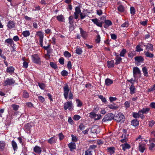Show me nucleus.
Segmentation results:
<instances>
[{
    "label": "nucleus",
    "mask_w": 155,
    "mask_h": 155,
    "mask_svg": "<svg viewBox=\"0 0 155 155\" xmlns=\"http://www.w3.org/2000/svg\"><path fill=\"white\" fill-rule=\"evenodd\" d=\"M75 11L74 12L73 16L71 15L68 18L69 23L70 25H73L74 23V19H77L79 17V15L81 12V10L79 6L75 8Z\"/></svg>",
    "instance_id": "1"
},
{
    "label": "nucleus",
    "mask_w": 155,
    "mask_h": 155,
    "mask_svg": "<svg viewBox=\"0 0 155 155\" xmlns=\"http://www.w3.org/2000/svg\"><path fill=\"white\" fill-rule=\"evenodd\" d=\"M64 90L63 95L65 99H67L68 96L69 99L71 100L73 99V94L71 91H70L68 85V84H64L63 87Z\"/></svg>",
    "instance_id": "2"
},
{
    "label": "nucleus",
    "mask_w": 155,
    "mask_h": 155,
    "mask_svg": "<svg viewBox=\"0 0 155 155\" xmlns=\"http://www.w3.org/2000/svg\"><path fill=\"white\" fill-rule=\"evenodd\" d=\"M64 108L65 110L68 109L70 111H72L73 110V104L72 101H69L65 102L64 104Z\"/></svg>",
    "instance_id": "3"
},
{
    "label": "nucleus",
    "mask_w": 155,
    "mask_h": 155,
    "mask_svg": "<svg viewBox=\"0 0 155 155\" xmlns=\"http://www.w3.org/2000/svg\"><path fill=\"white\" fill-rule=\"evenodd\" d=\"M133 76L134 78H140L141 77V73L139 68L135 67L133 68Z\"/></svg>",
    "instance_id": "4"
},
{
    "label": "nucleus",
    "mask_w": 155,
    "mask_h": 155,
    "mask_svg": "<svg viewBox=\"0 0 155 155\" xmlns=\"http://www.w3.org/2000/svg\"><path fill=\"white\" fill-rule=\"evenodd\" d=\"M31 60L34 63L38 64H41V59L38 54H35L31 56Z\"/></svg>",
    "instance_id": "5"
},
{
    "label": "nucleus",
    "mask_w": 155,
    "mask_h": 155,
    "mask_svg": "<svg viewBox=\"0 0 155 155\" xmlns=\"http://www.w3.org/2000/svg\"><path fill=\"white\" fill-rule=\"evenodd\" d=\"M15 82V80L12 78H8L5 80L3 84L4 86H12Z\"/></svg>",
    "instance_id": "6"
},
{
    "label": "nucleus",
    "mask_w": 155,
    "mask_h": 155,
    "mask_svg": "<svg viewBox=\"0 0 155 155\" xmlns=\"http://www.w3.org/2000/svg\"><path fill=\"white\" fill-rule=\"evenodd\" d=\"M100 19L103 20V23H105L104 26L106 28H107L109 26L112 24L111 21L109 20H106L105 17H101Z\"/></svg>",
    "instance_id": "7"
},
{
    "label": "nucleus",
    "mask_w": 155,
    "mask_h": 155,
    "mask_svg": "<svg viewBox=\"0 0 155 155\" xmlns=\"http://www.w3.org/2000/svg\"><path fill=\"white\" fill-rule=\"evenodd\" d=\"M114 118V115L110 113L107 114L102 120V122H104L107 121L111 120Z\"/></svg>",
    "instance_id": "8"
},
{
    "label": "nucleus",
    "mask_w": 155,
    "mask_h": 155,
    "mask_svg": "<svg viewBox=\"0 0 155 155\" xmlns=\"http://www.w3.org/2000/svg\"><path fill=\"white\" fill-rule=\"evenodd\" d=\"M91 21L97 26L101 28L102 27V24H103V20H99L97 18H95L91 19Z\"/></svg>",
    "instance_id": "9"
},
{
    "label": "nucleus",
    "mask_w": 155,
    "mask_h": 155,
    "mask_svg": "<svg viewBox=\"0 0 155 155\" xmlns=\"http://www.w3.org/2000/svg\"><path fill=\"white\" fill-rule=\"evenodd\" d=\"M43 39H40V43L41 45L43 47L45 50H47L50 46V45L49 44L48 41H46V39H45V41H44L45 43V45L43 43Z\"/></svg>",
    "instance_id": "10"
},
{
    "label": "nucleus",
    "mask_w": 155,
    "mask_h": 155,
    "mask_svg": "<svg viewBox=\"0 0 155 155\" xmlns=\"http://www.w3.org/2000/svg\"><path fill=\"white\" fill-rule=\"evenodd\" d=\"M124 118V116L121 113H120L114 116V119L117 122H119Z\"/></svg>",
    "instance_id": "11"
},
{
    "label": "nucleus",
    "mask_w": 155,
    "mask_h": 155,
    "mask_svg": "<svg viewBox=\"0 0 155 155\" xmlns=\"http://www.w3.org/2000/svg\"><path fill=\"white\" fill-rule=\"evenodd\" d=\"M138 149L139 150L141 153H143L146 149V144L143 143H139Z\"/></svg>",
    "instance_id": "12"
},
{
    "label": "nucleus",
    "mask_w": 155,
    "mask_h": 155,
    "mask_svg": "<svg viewBox=\"0 0 155 155\" xmlns=\"http://www.w3.org/2000/svg\"><path fill=\"white\" fill-rule=\"evenodd\" d=\"M57 138L54 136L50 138L48 140V142L51 144L55 143L57 141Z\"/></svg>",
    "instance_id": "13"
},
{
    "label": "nucleus",
    "mask_w": 155,
    "mask_h": 155,
    "mask_svg": "<svg viewBox=\"0 0 155 155\" xmlns=\"http://www.w3.org/2000/svg\"><path fill=\"white\" fill-rule=\"evenodd\" d=\"M7 26L9 29H11L14 28L15 27V22L13 21H9L7 23Z\"/></svg>",
    "instance_id": "14"
},
{
    "label": "nucleus",
    "mask_w": 155,
    "mask_h": 155,
    "mask_svg": "<svg viewBox=\"0 0 155 155\" xmlns=\"http://www.w3.org/2000/svg\"><path fill=\"white\" fill-rule=\"evenodd\" d=\"M80 33L81 36L83 38H86L87 37L88 33V32L84 31L81 28H80Z\"/></svg>",
    "instance_id": "15"
},
{
    "label": "nucleus",
    "mask_w": 155,
    "mask_h": 155,
    "mask_svg": "<svg viewBox=\"0 0 155 155\" xmlns=\"http://www.w3.org/2000/svg\"><path fill=\"white\" fill-rule=\"evenodd\" d=\"M68 145L71 151H72L76 148V144L74 142H71L69 143Z\"/></svg>",
    "instance_id": "16"
},
{
    "label": "nucleus",
    "mask_w": 155,
    "mask_h": 155,
    "mask_svg": "<svg viewBox=\"0 0 155 155\" xmlns=\"http://www.w3.org/2000/svg\"><path fill=\"white\" fill-rule=\"evenodd\" d=\"M5 145V141L0 140V151H2L4 150Z\"/></svg>",
    "instance_id": "17"
},
{
    "label": "nucleus",
    "mask_w": 155,
    "mask_h": 155,
    "mask_svg": "<svg viewBox=\"0 0 155 155\" xmlns=\"http://www.w3.org/2000/svg\"><path fill=\"white\" fill-rule=\"evenodd\" d=\"M5 43L8 46H12V45H14L12 39H6Z\"/></svg>",
    "instance_id": "18"
},
{
    "label": "nucleus",
    "mask_w": 155,
    "mask_h": 155,
    "mask_svg": "<svg viewBox=\"0 0 155 155\" xmlns=\"http://www.w3.org/2000/svg\"><path fill=\"white\" fill-rule=\"evenodd\" d=\"M107 65L109 68H113L114 66V61L111 60L110 61H108L107 62Z\"/></svg>",
    "instance_id": "19"
},
{
    "label": "nucleus",
    "mask_w": 155,
    "mask_h": 155,
    "mask_svg": "<svg viewBox=\"0 0 155 155\" xmlns=\"http://www.w3.org/2000/svg\"><path fill=\"white\" fill-rule=\"evenodd\" d=\"M126 130H124V133L122 134V136L121 137L123 138L122 140H120V141L121 142L124 143V142H125L126 141Z\"/></svg>",
    "instance_id": "20"
},
{
    "label": "nucleus",
    "mask_w": 155,
    "mask_h": 155,
    "mask_svg": "<svg viewBox=\"0 0 155 155\" xmlns=\"http://www.w3.org/2000/svg\"><path fill=\"white\" fill-rule=\"evenodd\" d=\"M34 150L35 152L38 154L40 153L42 151L41 148L37 146L34 147Z\"/></svg>",
    "instance_id": "21"
},
{
    "label": "nucleus",
    "mask_w": 155,
    "mask_h": 155,
    "mask_svg": "<svg viewBox=\"0 0 155 155\" xmlns=\"http://www.w3.org/2000/svg\"><path fill=\"white\" fill-rule=\"evenodd\" d=\"M14 68L13 67L10 66L7 67L6 71L8 73L12 74L14 72Z\"/></svg>",
    "instance_id": "22"
},
{
    "label": "nucleus",
    "mask_w": 155,
    "mask_h": 155,
    "mask_svg": "<svg viewBox=\"0 0 155 155\" xmlns=\"http://www.w3.org/2000/svg\"><path fill=\"white\" fill-rule=\"evenodd\" d=\"M105 83L107 86H109L113 83V81L112 80L107 78L105 80Z\"/></svg>",
    "instance_id": "23"
},
{
    "label": "nucleus",
    "mask_w": 155,
    "mask_h": 155,
    "mask_svg": "<svg viewBox=\"0 0 155 155\" xmlns=\"http://www.w3.org/2000/svg\"><path fill=\"white\" fill-rule=\"evenodd\" d=\"M122 59L118 55H116V57L115 58L116 61L115 64L117 65L119 64L121 61Z\"/></svg>",
    "instance_id": "24"
},
{
    "label": "nucleus",
    "mask_w": 155,
    "mask_h": 155,
    "mask_svg": "<svg viewBox=\"0 0 155 155\" xmlns=\"http://www.w3.org/2000/svg\"><path fill=\"white\" fill-rule=\"evenodd\" d=\"M12 145L14 151H16L18 149L17 144L15 141L13 140L12 141Z\"/></svg>",
    "instance_id": "25"
},
{
    "label": "nucleus",
    "mask_w": 155,
    "mask_h": 155,
    "mask_svg": "<svg viewBox=\"0 0 155 155\" xmlns=\"http://www.w3.org/2000/svg\"><path fill=\"white\" fill-rule=\"evenodd\" d=\"M135 61H137L138 62H142L144 59L143 57L141 56H137L134 58Z\"/></svg>",
    "instance_id": "26"
},
{
    "label": "nucleus",
    "mask_w": 155,
    "mask_h": 155,
    "mask_svg": "<svg viewBox=\"0 0 155 155\" xmlns=\"http://www.w3.org/2000/svg\"><path fill=\"white\" fill-rule=\"evenodd\" d=\"M129 89L130 94H133L135 93V88L134 85H131Z\"/></svg>",
    "instance_id": "27"
},
{
    "label": "nucleus",
    "mask_w": 155,
    "mask_h": 155,
    "mask_svg": "<svg viewBox=\"0 0 155 155\" xmlns=\"http://www.w3.org/2000/svg\"><path fill=\"white\" fill-rule=\"evenodd\" d=\"M122 149L124 151H125L127 149H129L130 147V146L127 143L122 145Z\"/></svg>",
    "instance_id": "28"
},
{
    "label": "nucleus",
    "mask_w": 155,
    "mask_h": 155,
    "mask_svg": "<svg viewBox=\"0 0 155 155\" xmlns=\"http://www.w3.org/2000/svg\"><path fill=\"white\" fill-rule=\"evenodd\" d=\"M56 18L60 22H64V18L62 15L57 16Z\"/></svg>",
    "instance_id": "29"
},
{
    "label": "nucleus",
    "mask_w": 155,
    "mask_h": 155,
    "mask_svg": "<svg viewBox=\"0 0 155 155\" xmlns=\"http://www.w3.org/2000/svg\"><path fill=\"white\" fill-rule=\"evenodd\" d=\"M146 47L147 50L148 51H149V50H150L151 51H153V46L151 44H147V45H146Z\"/></svg>",
    "instance_id": "30"
},
{
    "label": "nucleus",
    "mask_w": 155,
    "mask_h": 155,
    "mask_svg": "<svg viewBox=\"0 0 155 155\" xmlns=\"http://www.w3.org/2000/svg\"><path fill=\"white\" fill-rule=\"evenodd\" d=\"M131 124L134 126H136L138 125L139 122L137 119L132 120L131 122Z\"/></svg>",
    "instance_id": "31"
},
{
    "label": "nucleus",
    "mask_w": 155,
    "mask_h": 155,
    "mask_svg": "<svg viewBox=\"0 0 155 155\" xmlns=\"http://www.w3.org/2000/svg\"><path fill=\"white\" fill-rule=\"evenodd\" d=\"M85 127L83 124H81L79 126V128L77 129V130L78 133L80 132V130H84Z\"/></svg>",
    "instance_id": "32"
},
{
    "label": "nucleus",
    "mask_w": 155,
    "mask_h": 155,
    "mask_svg": "<svg viewBox=\"0 0 155 155\" xmlns=\"http://www.w3.org/2000/svg\"><path fill=\"white\" fill-rule=\"evenodd\" d=\"M99 129L98 128H97L94 127H92L91 129V132L92 133H98L99 131L98 130Z\"/></svg>",
    "instance_id": "33"
},
{
    "label": "nucleus",
    "mask_w": 155,
    "mask_h": 155,
    "mask_svg": "<svg viewBox=\"0 0 155 155\" xmlns=\"http://www.w3.org/2000/svg\"><path fill=\"white\" fill-rule=\"evenodd\" d=\"M142 71L144 75L146 77L148 76L147 69L146 67H144L142 68Z\"/></svg>",
    "instance_id": "34"
},
{
    "label": "nucleus",
    "mask_w": 155,
    "mask_h": 155,
    "mask_svg": "<svg viewBox=\"0 0 155 155\" xmlns=\"http://www.w3.org/2000/svg\"><path fill=\"white\" fill-rule=\"evenodd\" d=\"M36 35L39 36L40 39H43L44 37L43 33L41 31H38L37 32Z\"/></svg>",
    "instance_id": "35"
},
{
    "label": "nucleus",
    "mask_w": 155,
    "mask_h": 155,
    "mask_svg": "<svg viewBox=\"0 0 155 155\" xmlns=\"http://www.w3.org/2000/svg\"><path fill=\"white\" fill-rule=\"evenodd\" d=\"M108 107L110 109L116 110L118 108V107L115 104H110L108 106Z\"/></svg>",
    "instance_id": "36"
},
{
    "label": "nucleus",
    "mask_w": 155,
    "mask_h": 155,
    "mask_svg": "<svg viewBox=\"0 0 155 155\" xmlns=\"http://www.w3.org/2000/svg\"><path fill=\"white\" fill-rule=\"evenodd\" d=\"M145 55L147 57L150 58H152L153 56V55L151 53H149L148 51L147 52L145 51Z\"/></svg>",
    "instance_id": "37"
},
{
    "label": "nucleus",
    "mask_w": 155,
    "mask_h": 155,
    "mask_svg": "<svg viewBox=\"0 0 155 155\" xmlns=\"http://www.w3.org/2000/svg\"><path fill=\"white\" fill-rule=\"evenodd\" d=\"M75 51L76 53L78 54H81L82 53V49L80 48H77Z\"/></svg>",
    "instance_id": "38"
},
{
    "label": "nucleus",
    "mask_w": 155,
    "mask_h": 155,
    "mask_svg": "<svg viewBox=\"0 0 155 155\" xmlns=\"http://www.w3.org/2000/svg\"><path fill=\"white\" fill-rule=\"evenodd\" d=\"M150 110V109L149 108H143L141 110V111L143 114H147L149 111Z\"/></svg>",
    "instance_id": "39"
},
{
    "label": "nucleus",
    "mask_w": 155,
    "mask_h": 155,
    "mask_svg": "<svg viewBox=\"0 0 155 155\" xmlns=\"http://www.w3.org/2000/svg\"><path fill=\"white\" fill-rule=\"evenodd\" d=\"M23 36L25 37H27L30 35V33L28 31H24L22 33Z\"/></svg>",
    "instance_id": "40"
},
{
    "label": "nucleus",
    "mask_w": 155,
    "mask_h": 155,
    "mask_svg": "<svg viewBox=\"0 0 155 155\" xmlns=\"http://www.w3.org/2000/svg\"><path fill=\"white\" fill-rule=\"evenodd\" d=\"M64 55L66 58H69L71 56V54L67 51H66L64 52Z\"/></svg>",
    "instance_id": "41"
},
{
    "label": "nucleus",
    "mask_w": 155,
    "mask_h": 155,
    "mask_svg": "<svg viewBox=\"0 0 155 155\" xmlns=\"http://www.w3.org/2000/svg\"><path fill=\"white\" fill-rule=\"evenodd\" d=\"M50 65L52 68L54 69H56L57 68V66L56 64L52 62H50Z\"/></svg>",
    "instance_id": "42"
},
{
    "label": "nucleus",
    "mask_w": 155,
    "mask_h": 155,
    "mask_svg": "<svg viewBox=\"0 0 155 155\" xmlns=\"http://www.w3.org/2000/svg\"><path fill=\"white\" fill-rule=\"evenodd\" d=\"M138 78H134V79L133 78H131L130 80H127V81L129 82H130L131 84V85H134V84L135 81L137 80Z\"/></svg>",
    "instance_id": "43"
},
{
    "label": "nucleus",
    "mask_w": 155,
    "mask_h": 155,
    "mask_svg": "<svg viewBox=\"0 0 155 155\" xmlns=\"http://www.w3.org/2000/svg\"><path fill=\"white\" fill-rule=\"evenodd\" d=\"M76 101L77 104V107H80L82 106V103L79 99H76Z\"/></svg>",
    "instance_id": "44"
},
{
    "label": "nucleus",
    "mask_w": 155,
    "mask_h": 155,
    "mask_svg": "<svg viewBox=\"0 0 155 155\" xmlns=\"http://www.w3.org/2000/svg\"><path fill=\"white\" fill-rule=\"evenodd\" d=\"M118 10L120 12H123L124 11V8L122 5H119L118 7Z\"/></svg>",
    "instance_id": "45"
},
{
    "label": "nucleus",
    "mask_w": 155,
    "mask_h": 155,
    "mask_svg": "<svg viewBox=\"0 0 155 155\" xmlns=\"http://www.w3.org/2000/svg\"><path fill=\"white\" fill-rule=\"evenodd\" d=\"M68 72L65 70H63L61 72V75L63 77L66 76L68 75Z\"/></svg>",
    "instance_id": "46"
},
{
    "label": "nucleus",
    "mask_w": 155,
    "mask_h": 155,
    "mask_svg": "<svg viewBox=\"0 0 155 155\" xmlns=\"http://www.w3.org/2000/svg\"><path fill=\"white\" fill-rule=\"evenodd\" d=\"M126 52V50L125 49H123L120 53V56L121 57H124Z\"/></svg>",
    "instance_id": "47"
},
{
    "label": "nucleus",
    "mask_w": 155,
    "mask_h": 155,
    "mask_svg": "<svg viewBox=\"0 0 155 155\" xmlns=\"http://www.w3.org/2000/svg\"><path fill=\"white\" fill-rule=\"evenodd\" d=\"M124 105L125 107L127 109L130 107V102L128 101H126L125 102Z\"/></svg>",
    "instance_id": "48"
},
{
    "label": "nucleus",
    "mask_w": 155,
    "mask_h": 155,
    "mask_svg": "<svg viewBox=\"0 0 155 155\" xmlns=\"http://www.w3.org/2000/svg\"><path fill=\"white\" fill-rule=\"evenodd\" d=\"M92 150H90V149H88L85 152V155H92Z\"/></svg>",
    "instance_id": "49"
},
{
    "label": "nucleus",
    "mask_w": 155,
    "mask_h": 155,
    "mask_svg": "<svg viewBox=\"0 0 155 155\" xmlns=\"http://www.w3.org/2000/svg\"><path fill=\"white\" fill-rule=\"evenodd\" d=\"M23 97L25 98H28L29 97V94L28 93L25 91H24L23 92Z\"/></svg>",
    "instance_id": "50"
},
{
    "label": "nucleus",
    "mask_w": 155,
    "mask_h": 155,
    "mask_svg": "<svg viewBox=\"0 0 155 155\" xmlns=\"http://www.w3.org/2000/svg\"><path fill=\"white\" fill-rule=\"evenodd\" d=\"M38 85L41 89H44L45 87V85L43 83H38Z\"/></svg>",
    "instance_id": "51"
},
{
    "label": "nucleus",
    "mask_w": 155,
    "mask_h": 155,
    "mask_svg": "<svg viewBox=\"0 0 155 155\" xmlns=\"http://www.w3.org/2000/svg\"><path fill=\"white\" fill-rule=\"evenodd\" d=\"M99 97L101 101L105 103L107 100L105 97H104L102 95H100L99 96Z\"/></svg>",
    "instance_id": "52"
},
{
    "label": "nucleus",
    "mask_w": 155,
    "mask_h": 155,
    "mask_svg": "<svg viewBox=\"0 0 155 155\" xmlns=\"http://www.w3.org/2000/svg\"><path fill=\"white\" fill-rule=\"evenodd\" d=\"M138 113L140 117L142 119L144 118V117L143 114L142 113L141 110L139 111Z\"/></svg>",
    "instance_id": "53"
},
{
    "label": "nucleus",
    "mask_w": 155,
    "mask_h": 155,
    "mask_svg": "<svg viewBox=\"0 0 155 155\" xmlns=\"http://www.w3.org/2000/svg\"><path fill=\"white\" fill-rule=\"evenodd\" d=\"M81 118V117L79 115H76L73 117V119L75 120H78Z\"/></svg>",
    "instance_id": "54"
},
{
    "label": "nucleus",
    "mask_w": 155,
    "mask_h": 155,
    "mask_svg": "<svg viewBox=\"0 0 155 155\" xmlns=\"http://www.w3.org/2000/svg\"><path fill=\"white\" fill-rule=\"evenodd\" d=\"M132 116L133 117L136 118H137L140 117L138 112H133L132 113Z\"/></svg>",
    "instance_id": "55"
},
{
    "label": "nucleus",
    "mask_w": 155,
    "mask_h": 155,
    "mask_svg": "<svg viewBox=\"0 0 155 155\" xmlns=\"http://www.w3.org/2000/svg\"><path fill=\"white\" fill-rule=\"evenodd\" d=\"M101 114H96L95 117L94 119L95 120H98L101 119Z\"/></svg>",
    "instance_id": "56"
},
{
    "label": "nucleus",
    "mask_w": 155,
    "mask_h": 155,
    "mask_svg": "<svg viewBox=\"0 0 155 155\" xmlns=\"http://www.w3.org/2000/svg\"><path fill=\"white\" fill-rule=\"evenodd\" d=\"M130 13L133 15H134L135 12V10L134 7H131L130 8Z\"/></svg>",
    "instance_id": "57"
},
{
    "label": "nucleus",
    "mask_w": 155,
    "mask_h": 155,
    "mask_svg": "<svg viewBox=\"0 0 155 155\" xmlns=\"http://www.w3.org/2000/svg\"><path fill=\"white\" fill-rule=\"evenodd\" d=\"M129 25V23L128 22L126 21L124 23L121 25V26L122 27H127Z\"/></svg>",
    "instance_id": "58"
},
{
    "label": "nucleus",
    "mask_w": 155,
    "mask_h": 155,
    "mask_svg": "<svg viewBox=\"0 0 155 155\" xmlns=\"http://www.w3.org/2000/svg\"><path fill=\"white\" fill-rule=\"evenodd\" d=\"M38 98L41 102L43 103L45 101V98L42 96H38Z\"/></svg>",
    "instance_id": "59"
},
{
    "label": "nucleus",
    "mask_w": 155,
    "mask_h": 155,
    "mask_svg": "<svg viewBox=\"0 0 155 155\" xmlns=\"http://www.w3.org/2000/svg\"><path fill=\"white\" fill-rule=\"evenodd\" d=\"M155 147V144L153 143H151L150 144L149 149L150 150H153L154 147Z\"/></svg>",
    "instance_id": "60"
},
{
    "label": "nucleus",
    "mask_w": 155,
    "mask_h": 155,
    "mask_svg": "<svg viewBox=\"0 0 155 155\" xmlns=\"http://www.w3.org/2000/svg\"><path fill=\"white\" fill-rule=\"evenodd\" d=\"M13 109L15 110H17L19 107V106L14 104L12 105Z\"/></svg>",
    "instance_id": "61"
},
{
    "label": "nucleus",
    "mask_w": 155,
    "mask_h": 155,
    "mask_svg": "<svg viewBox=\"0 0 155 155\" xmlns=\"http://www.w3.org/2000/svg\"><path fill=\"white\" fill-rule=\"evenodd\" d=\"M108 150L111 154H113L114 153V148L112 147H110L108 148Z\"/></svg>",
    "instance_id": "62"
},
{
    "label": "nucleus",
    "mask_w": 155,
    "mask_h": 155,
    "mask_svg": "<svg viewBox=\"0 0 155 155\" xmlns=\"http://www.w3.org/2000/svg\"><path fill=\"white\" fill-rule=\"evenodd\" d=\"M96 114L94 112H91L89 114V117L91 118H93L95 117Z\"/></svg>",
    "instance_id": "63"
},
{
    "label": "nucleus",
    "mask_w": 155,
    "mask_h": 155,
    "mask_svg": "<svg viewBox=\"0 0 155 155\" xmlns=\"http://www.w3.org/2000/svg\"><path fill=\"white\" fill-rule=\"evenodd\" d=\"M155 90V84L152 86L148 90L149 91H152Z\"/></svg>",
    "instance_id": "64"
}]
</instances>
